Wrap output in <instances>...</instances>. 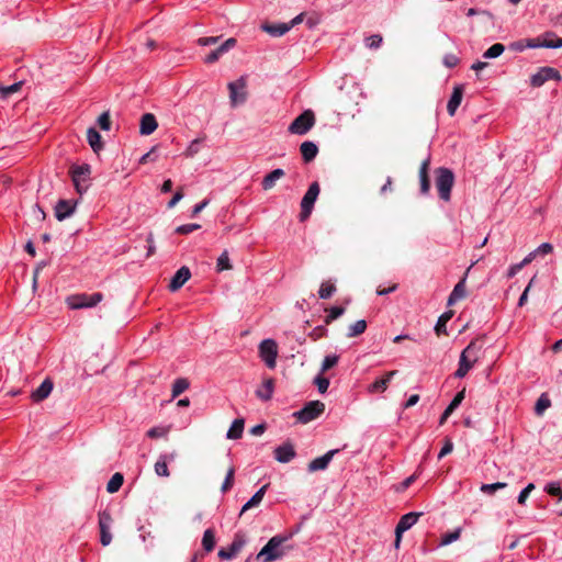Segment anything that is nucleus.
<instances>
[{
    "mask_svg": "<svg viewBox=\"0 0 562 562\" xmlns=\"http://www.w3.org/2000/svg\"><path fill=\"white\" fill-rule=\"evenodd\" d=\"M290 537L291 536L277 535L270 538L266 546L257 554V560L261 562H272L281 559L284 555L282 544L289 540Z\"/></svg>",
    "mask_w": 562,
    "mask_h": 562,
    "instance_id": "f257e3e1",
    "label": "nucleus"
},
{
    "mask_svg": "<svg viewBox=\"0 0 562 562\" xmlns=\"http://www.w3.org/2000/svg\"><path fill=\"white\" fill-rule=\"evenodd\" d=\"M481 346H477L475 340H472L461 352L459 359V367L454 372V376L458 379L464 378L469 371L473 368L474 363L479 360V353Z\"/></svg>",
    "mask_w": 562,
    "mask_h": 562,
    "instance_id": "f03ea898",
    "label": "nucleus"
},
{
    "mask_svg": "<svg viewBox=\"0 0 562 562\" xmlns=\"http://www.w3.org/2000/svg\"><path fill=\"white\" fill-rule=\"evenodd\" d=\"M69 175L77 193L82 195L91 186V166L89 164L72 165Z\"/></svg>",
    "mask_w": 562,
    "mask_h": 562,
    "instance_id": "7ed1b4c3",
    "label": "nucleus"
},
{
    "mask_svg": "<svg viewBox=\"0 0 562 562\" xmlns=\"http://www.w3.org/2000/svg\"><path fill=\"white\" fill-rule=\"evenodd\" d=\"M436 188L439 198L445 202L450 201L451 190L454 184V175L451 169L440 167L436 169Z\"/></svg>",
    "mask_w": 562,
    "mask_h": 562,
    "instance_id": "20e7f679",
    "label": "nucleus"
},
{
    "mask_svg": "<svg viewBox=\"0 0 562 562\" xmlns=\"http://www.w3.org/2000/svg\"><path fill=\"white\" fill-rule=\"evenodd\" d=\"M103 300V294L95 292L92 294H77L69 296L67 303L71 310L90 308L98 305Z\"/></svg>",
    "mask_w": 562,
    "mask_h": 562,
    "instance_id": "39448f33",
    "label": "nucleus"
},
{
    "mask_svg": "<svg viewBox=\"0 0 562 562\" xmlns=\"http://www.w3.org/2000/svg\"><path fill=\"white\" fill-rule=\"evenodd\" d=\"M325 411V404L319 401H311L304 407L293 415L302 424H307L316 419Z\"/></svg>",
    "mask_w": 562,
    "mask_h": 562,
    "instance_id": "423d86ee",
    "label": "nucleus"
},
{
    "mask_svg": "<svg viewBox=\"0 0 562 562\" xmlns=\"http://www.w3.org/2000/svg\"><path fill=\"white\" fill-rule=\"evenodd\" d=\"M315 124V115L312 110L301 113L289 126V132L296 135H305Z\"/></svg>",
    "mask_w": 562,
    "mask_h": 562,
    "instance_id": "0eeeda50",
    "label": "nucleus"
},
{
    "mask_svg": "<svg viewBox=\"0 0 562 562\" xmlns=\"http://www.w3.org/2000/svg\"><path fill=\"white\" fill-rule=\"evenodd\" d=\"M319 184L317 182H313L310 184L307 191L305 192L302 201H301V213H300V221H305L310 217L314 204L317 200V196L319 194Z\"/></svg>",
    "mask_w": 562,
    "mask_h": 562,
    "instance_id": "6e6552de",
    "label": "nucleus"
},
{
    "mask_svg": "<svg viewBox=\"0 0 562 562\" xmlns=\"http://www.w3.org/2000/svg\"><path fill=\"white\" fill-rule=\"evenodd\" d=\"M259 355L268 368L273 369L277 363L278 346L273 339H265L259 345Z\"/></svg>",
    "mask_w": 562,
    "mask_h": 562,
    "instance_id": "1a4fd4ad",
    "label": "nucleus"
},
{
    "mask_svg": "<svg viewBox=\"0 0 562 562\" xmlns=\"http://www.w3.org/2000/svg\"><path fill=\"white\" fill-rule=\"evenodd\" d=\"M98 524L100 529V542L106 547L112 541L111 527L113 524L112 516L109 510L104 509L98 514Z\"/></svg>",
    "mask_w": 562,
    "mask_h": 562,
    "instance_id": "9d476101",
    "label": "nucleus"
},
{
    "mask_svg": "<svg viewBox=\"0 0 562 562\" xmlns=\"http://www.w3.org/2000/svg\"><path fill=\"white\" fill-rule=\"evenodd\" d=\"M562 79L560 72L549 66L540 67L536 74L530 77V85L532 87H541L549 80L560 81Z\"/></svg>",
    "mask_w": 562,
    "mask_h": 562,
    "instance_id": "9b49d317",
    "label": "nucleus"
},
{
    "mask_svg": "<svg viewBox=\"0 0 562 562\" xmlns=\"http://www.w3.org/2000/svg\"><path fill=\"white\" fill-rule=\"evenodd\" d=\"M245 89L246 79L244 77L228 83L229 99L233 105H237L246 101L247 93Z\"/></svg>",
    "mask_w": 562,
    "mask_h": 562,
    "instance_id": "f8f14e48",
    "label": "nucleus"
},
{
    "mask_svg": "<svg viewBox=\"0 0 562 562\" xmlns=\"http://www.w3.org/2000/svg\"><path fill=\"white\" fill-rule=\"evenodd\" d=\"M246 543L245 536L236 533L232 543L227 548L220 549L217 555L221 560H232L243 549Z\"/></svg>",
    "mask_w": 562,
    "mask_h": 562,
    "instance_id": "ddd939ff",
    "label": "nucleus"
},
{
    "mask_svg": "<svg viewBox=\"0 0 562 562\" xmlns=\"http://www.w3.org/2000/svg\"><path fill=\"white\" fill-rule=\"evenodd\" d=\"M525 46L529 48H561L562 38L555 37L554 33L552 32H547L542 41H540V38H531L527 41Z\"/></svg>",
    "mask_w": 562,
    "mask_h": 562,
    "instance_id": "4468645a",
    "label": "nucleus"
},
{
    "mask_svg": "<svg viewBox=\"0 0 562 562\" xmlns=\"http://www.w3.org/2000/svg\"><path fill=\"white\" fill-rule=\"evenodd\" d=\"M237 44V41L234 37L227 38L225 42L220 44L215 49H212L209 54H206L203 58L205 64H214L216 63L224 54L234 48Z\"/></svg>",
    "mask_w": 562,
    "mask_h": 562,
    "instance_id": "2eb2a0df",
    "label": "nucleus"
},
{
    "mask_svg": "<svg viewBox=\"0 0 562 562\" xmlns=\"http://www.w3.org/2000/svg\"><path fill=\"white\" fill-rule=\"evenodd\" d=\"M273 453L276 460L280 463H288L296 456L294 446L289 441L278 446Z\"/></svg>",
    "mask_w": 562,
    "mask_h": 562,
    "instance_id": "dca6fc26",
    "label": "nucleus"
},
{
    "mask_svg": "<svg viewBox=\"0 0 562 562\" xmlns=\"http://www.w3.org/2000/svg\"><path fill=\"white\" fill-rule=\"evenodd\" d=\"M76 202L72 200H59L55 205V216L58 221L70 217L76 209Z\"/></svg>",
    "mask_w": 562,
    "mask_h": 562,
    "instance_id": "f3484780",
    "label": "nucleus"
},
{
    "mask_svg": "<svg viewBox=\"0 0 562 562\" xmlns=\"http://www.w3.org/2000/svg\"><path fill=\"white\" fill-rule=\"evenodd\" d=\"M337 452H338L337 449H333V450L327 451L325 454H323L318 458H315L314 460H312L308 463V467H307L308 471L316 472V471L325 470Z\"/></svg>",
    "mask_w": 562,
    "mask_h": 562,
    "instance_id": "a211bd4d",
    "label": "nucleus"
},
{
    "mask_svg": "<svg viewBox=\"0 0 562 562\" xmlns=\"http://www.w3.org/2000/svg\"><path fill=\"white\" fill-rule=\"evenodd\" d=\"M191 278V271L188 267L183 266L177 270L169 283V290L176 292L183 286V284Z\"/></svg>",
    "mask_w": 562,
    "mask_h": 562,
    "instance_id": "6ab92c4d",
    "label": "nucleus"
},
{
    "mask_svg": "<svg viewBox=\"0 0 562 562\" xmlns=\"http://www.w3.org/2000/svg\"><path fill=\"white\" fill-rule=\"evenodd\" d=\"M422 516V513H415L411 512L405 515H403L400 519V521L396 525L395 533H403L411 529L417 521L418 518Z\"/></svg>",
    "mask_w": 562,
    "mask_h": 562,
    "instance_id": "aec40b11",
    "label": "nucleus"
},
{
    "mask_svg": "<svg viewBox=\"0 0 562 562\" xmlns=\"http://www.w3.org/2000/svg\"><path fill=\"white\" fill-rule=\"evenodd\" d=\"M158 127L157 120L154 114L145 113L140 117L139 122V133L142 135H150Z\"/></svg>",
    "mask_w": 562,
    "mask_h": 562,
    "instance_id": "412c9836",
    "label": "nucleus"
},
{
    "mask_svg": "<svg viewBox=\"0 0 562 562\" xmlns=\"http://www.w3.org/2000/svg\"><path fill=\"white\" fill-rule=\"evenodd\" d=\"M430 165V156H428L420 165L419 168V182H420V193L426 195L430 191V180L428 177V168Z\"/></svg>",
    "mask_w": 562,
    "mask_h": 562,
    "instance_id": "4be33fe9",
    "label": "nucleus"
},
{
    "mask_svg": "<svg viewBox=\"0 0 562 562\" xmlns=\"http://www.w3.org/2000/svg\"><path fill=\"white\" fill-rule=\"evenodd\" d=\"M463 98V87L458 85L453 88L452 94L447 104V111L450 116H453L461 104Z\"/></svg>",
    "mask_w": 562,
    "mask_h": 562,
    "instance_id": "5701e85b",
    "label": "nucleus"
},
{
    "mask_svg": "<svg viewBox=\"0 0 562 562\" xmlns=\"http://www.w3.org/2000/svg\"><path fill=\"white\" fill-rule=\"evenodd\" d=\"M53 387H54L53 382L49 379H45L41 383V385L32 392L31 398L34 402H42L43 400H45L49 396V394L53 391Z\"/></svg>",
    "mask_w": 562,
    "mask_h": 562,
    "instance_id": "b1692460",
    "label": "nucleus"
},
{
    "mask_svg": "<svg viewBox=\"0 0 562 562\" xmlns=\"http://www.w3.org/2000/svg\"><path fill=\"white\" fill-rule=\"evenodd\" d=\"M175 453H164L160 454L158 460L155 463V473L158 476L168 477L169 476V470H168V462L175 460Z\"/></svg>",
    "mask_w": 562,
    "mask_h": 562,
    "instance_id": "393cba45",
    "label": "nucleus"
},
{
    "mask_svg": "<svg viewBox=\"0 0 562 562\" xmlns=\"http://www.w3.org/2000/svg\"><path fill=\"white\" fill-rule=\"evenodd\" d=\"M274 381L271 378L265 379L262 384L256 390V395L262 401H269L273 395Z\"/></svg>",
    "mask_w": 562,
    "mask_h": 562,
    "instance_id": "a878e982",
    "label": "nucleus"
},
{
    "mask_svg": "<svg viewBox=\"0 0 562 562\" xmlns=\"http://www.w3.org/2000/svg\"><path fill=\"white\" fill-rule=\"evenodd\" d=\"M285 172L281 168H277L266 175L262 179L261 186L263 190H271L278 180H280L282 177H284Z\"/></svg>",
    "mask_w": 562,
    "mask_h": 562,
    "instance_id": "bb28decb",
    "label": "nucleus"
},
{
    "mask_svg": "<svg viewBox=\"0 0 562 562\" xmlns=\"http://www.w3.org/2000/svg\"><path fill=\"white\" fill-rule=\"evenodd\" d=\"M467 291H465V278L461 279L453 288L452 292L450 293L448 297L447 304L449 306L456 304L461 299L465 297Z\"/></svg>",
    "mask_w": 562,
    "mask_h": 562,
    "instance_id": "cd10ccee",
    "label": "nucleus"
},
{
    "mask_svg": "<svg viewBox=\"0 0 562 562\" xmlns=\"http://www.w3.org/2000/svg\"><path fill=\"white\" fill-rule=\"evenodd\" d=\"M267 488H268V484H266V485H263L262 487H260V488H259V490H258V491H257V492H256V493L250 497V499H249L247 503H245V504H244V506L241 507V510H240L239 515H243L245 512H247L248 509H250V508H252V507H257V506L261 503V501H262V498H263V496H265V494H266V492H267Z\"/></svg>",
    "mask_w": 562,
    "mask_h": 562,
    "instance_id": "c85d7f7f",
    "label": "nucleus"
},
{
    "mask_svg": "<svg viewBox=\"0 0 562 562\" xmlns=\"http://www.w3.org/2000/svg\"><path fill=\"white\" fill-rule=\"evenodd\" d=\"M300 150L305 162L312 161L318 153L317 146L310 140L302 143Z\"/></svg>",
    "mask_w": 562,
    "mask_h": 562,
    "instance_id": "c756f323",
    "label": "nucleus"
},
{
    "mask_svg": "<svg viewBox=\"0 0 562 562\" xmlns=\"http://www.w3.org/2000/svg\"><path fill=\"white\" fill-rule=\"evenodd\" d=\"M87 140L94 153H99L103 148L101 135L94 127L88 128Z\"/></svg>",
    "mask_w": 562,
    "mask_h": 562,
    "instance_id": "7c9ffc66",
    "label": "nucleus"
},
{
    "mask_svg": "<svg viewBox=\"0 0 562 562\" xmlns=\"http://www.w3.org/2000/svg\"><path fill=\"white\" fill-rule=\"evenodd\" d=\"M262 30L271 36L279 37L288 33L291 30V25H288L286 23L263 24Z\"/></svg>",
    "mask_w": 562,
    "mask_h": 562,
    "instance_id": "2f4dec72",
    "label": "nucleus"
},
{
    "mask_svg": "<svg viewBox=\"0 0 562 562\" xmlns=\"http://www.w3.org/2000/svg\"><path fill=\"white\" fill-rule=\"evenodd\" d=\"M244 425H245V423H244L243 418L235 419L232 423V425L226 434V437L228 439H239L243 436Z\"/></svg>",
    "mask_w": 562,
    "mask_h": 562,
    "instance_id": "473e14b6",
    "label": "nucleus"
},
{
    "mask_svg": "<svg viewBox=\"0 0 562 562\" xmlns=\"http://www.w3.org/2000/svg\"><path fill=\"white\" fill-rule=\"evenodd\" d=\"M336 292V285L331 281H325L321 284L318 290V296L322 300H327L334 295Z\"/></svg>",
    "mask_w": 562,
    "mask_h": 562,
    "instance_id": "72a5a7b5",
    "label": "nucleus"
},
{
    "mask_svg": "<svg viewBox=\"0 0 562 562\" xmlns=\"http://www.w3.org/2000/svg\"><path fill=\"white\" fill-rule=\"evenodd\" d=\"M453 316V312L452 311H448V312H445L443 314H441L436 323V326H435V331L437 335H441V334H446V325L447 323L451 319V317Z\"/></svg>",
    "mask_w": 562,
    "mask_h": 562,
    "instance_id": "f704fd0d",
    "label": "nucleus"
},
{
    "mask_svg": "<svg viewBox=\"0 0 562 562\" xmlns=\"http://www.w3.org/2000/svg\"><path fill=\"white\" fill-rule=\"evenodd\" d=\"M215 535L212 529H206L202 537V547L206 552H211L215 548Z\"/></svg>",
    "mask_w": 562,
    "mask_h": 562,
    "instance_id": "c9c22d12",
    "label": "nucleus"
},
{
    "mask_svg": "<svg viewBox=\"0 0 562 562\" xmlns=\"http://www.w3.org/2000/svg\"><path fill=\"white\" fill-rule=\"evenodd\" d=\"M123 482H124L123 475L119 472L114 473L106 484V491L109 493L117 492L121 488V486L123 485Z\"/></svg>",
    "mask_w": 562,
    "mask_h": 562,
    "instance_id": "e433bc0d",
    "label": "nucleus"
},
{
    "mask_svg": "<svg viewBox=\"0 0 562 562\" xmlns=\"http://www.w3.org/2000/svg\"><path fill=\"white\" fill-rule=\"evenodd\" d=\"M367 329V322L364 319H359L352 325L349 326L347 336L349 338L357 337L361 334H363Z\"/></svg>",
    "mask_w": 562,
    "mask_h": 562,
    "instance_id": "4c0bfd02",
    "label": "nucleus"
},
{
    "mask_svg": "<svg viewBox=\"0 0 562 562\" xmlns=\"http://www.w3.org/2000/svg\"><path fill=\"white\" fill-rule=\"evenodd\" d=\"M190 383L187 379L184 378H179L177 380H175L173 384H172V390H171V395L172 397H178L181 393H183L188 387H189Z\"/></svg>",
    "mask_w": 562,
    "mask_h": 562,
    "instance_id": "58836bf2",
    "label": "nucleus"
},
{
    "mask_svg": "<svg viewBox=\"0 0 562 562\" xmlns=\"http://www.w3.org/2000/svg\"><path fill=\"white\" fill-rule=\"evenodd\" d=\"M504 50L505 46L501 43H496L484 52L483 57L487 59L497 58L504 53Z\"/></svg>",
    "mask_w": 562,
    "mask_h": 562,
    "instance_id": "ea45409f",
    "label": "nucleus"
},
{
    "mask_svg": "<svg viewBox=\"0 0 562 562\" xmlns=\"http://www.w3.org/2000/svg\"><path fill=\"white\" fill-rule=\"evenodd\" d=\"M387 380L376 379L373 383L368 386V392L371 394L382 393L387 389Z\"/></svg>",
    "mask_w": 562,
    "mask_h": 562,
    "instance_id": "a19ab883",
    "label": "nucleus"
},
{
    "mask_svg": "<svg viewBox=\"0 0 562 562\" xmlns=\"http://www.w3.org/2000/svg\"><path fill=\"white\" fill-rule=\"evenodd\" d=\"M465 396V390L458 392L450 404L447 406V413L452 414L462 403Z\"/></svg>",
    "mask_w": 562,
    "mask_h": 562,
    "instance_id": "79ce46f5",
    "label": "nucleus"
},
{
    "mask_svg": "<svg viewBox=\"0 0 562 562\" xmlns=\"http://www.w3.org/2000/svg\"><path fill=\"white\" fill-rule=\"evenodd\" d=\"M345 313V308L342 306H333L329 308L328 314L325 317V323L330 324L333 321L337 319Z\"/></svg>",
    "mask_w": 562,
    "mask_h": 562,
    "instance_id": "37998d69",
    "label": "nucleus"
},
{
    "mask_svg": "<svg viewBox=\"0 0 562 562\" xmlns=\"http://www.w3.org/2000/svg\"><path fill=\"white\" fill-rule=\"evenodd\" d=\"M507 486V483L505 482H496L492 484H482L480 490L481 492L485 494H493L498 490L505 488Z\"/></svg>",
    "mask_w": 562,
    "mask_h": 562,
    "instance_id": "c03bdc74",
    "label": "nucleus"
},
{
    "mask_svg": "<svg viewBox=\"0 0 562 562\" xmlns=\"http://www.w3.org/2000/svg\"><path fill=\"white\" fill-rule=\"evenodd\" d=\"M339 361L338 355H327L322 363V372L328 371L333 367H335Z\"/></svg>",
    "mask_w": 562,
    "mask_h": 562,
    "instance_id": "a18cd8bd",
    "label": "nucleus"
},
{
    "mask_svg": "<svg viewBox=\"0 0 562 562\" xmlns=\"http://www.w3.org/2000/svg\"><path fill=\"white\" fill-rule=\"evenodd\" d=\"M217 271L228 270L232 268L227 251L220 255L216 262Z\"/></svg>",
    "mask_w": 562,
    "mask_h": 562,
    "instance_id": "49530a36",
    "label": "nucleus"
},
{
    "mask_svg": "<svg viewBox=\"0 0 562 562\" xmlns=\"http://www.w3.org/2000/svg\"><path fill=\"white\" fill-rule=\"evenodd\" d=\"M234 475H235V469L232 467L228 469L227 473H226V476H225V480L222 484V492L223 493H226L228 490H231L233 487V484H234Z\"/></svg>",
    "mask_w": 562,
    "mask_h": 562,
    "instance_id": "de8ad7c7",
    "label": "nucleus"
},
{
    "mask_svg": "<svg viewBox=\"0 0 562 562\" xmlns=\"http://www.w3.org/2000/svg\"><path fill=\"white\" fill-rule=\"evenodd\" d=\"M201 143H202V139H200V138L193 139L190 143V145L188 146V148L186 149L184 155L190 158L194 157L200 151Z\"/></svg>",
    "mask_w": 562,
    "mask_h": 562,
    "instance_id": "09e8293b",
    "label": "nucleus"
},
{
    "mask_svg": "<svg viewBox=\"0 0 562 562\" xmlns=\"http://www.w3.org/2000/svg\"><path fill=\"white\" fill-rule=\"evenodd\" d=\"M201 228V225L200 224H195V223H190V224H183V225H180L176 228V233L177 234H181V235H187V234H190L194 231H198Z\"/></svg>",
    "mask_w": 562,
    "mask_h": 562,
    "instance_id": "8fccbe9b",
    "label": "nucleus"
},
{
    "mask_svg": "<svg viewBox=\"0 0 562 562\" xmlns=\"http://www.w3.org/2000/svg\"><path fill=\"white\" fill-rule=\"evenodd\" d=\"M21 86H22V82H15L10 86H0V94L4 98L9 97L12 93L19 91Z\"/></svg>",
    "mask_w": 562,
    "mask_h": 562,
    "instance_id": "3c124183",
    "label": "nucleus"
},
{
    "mask_svg": "<svg viewBox=\"0 0 562 562\" xmlns=\"http://www.w3.org/2000/svg\"><path fill=\"white\" fill-rule=\"evenodd\" d=\"M382 36L379 34H373L366 38V46L369 48H379L382 44Z\"/></svg>",
    "mask_w": 562,
    "mask_h": 562,
    "instance_id": "603ef678",
    "label": "nucleus"
},
{
    "mask_svg": "<svg viewBox=\"0 0 562 562\" xmlns=\"http://www.w3.org/2000/svg\"><path fill=\"white\" fill-rule=\"evenodd\" d=\"M535 490V484L529 483L525 488H522L518 495L517 502L520 505H524L529 496V494Z\"/></svg>",
    "mask_w": 562,
    "mask_h": 562,
    "instance_id": "864d4df0",
    "label": "nucleus"
},
{
    "mask_svg": "<svg viewBox=\"0 0 562 562\" xmlns=\"http://www.w3.org/2000/svg\"><path fill=\"white\" fill-rule=\"evenodd\" d=\"M168 434V429L165 427H153L147 431V437L156 439L165 437Z\"/></svg>",
    "mask_w": 562,
    "mask_h": 562,
    "instance_id": "5fc2aeb1",
    "label": "nucleus"
},
{
    "mask_svg": "<svg viewBox=\"0 0 562 562\" xmlns=\"http://www.w3.org/2000/svg\"><path fill=\"white\" fill-rule=\"evenodd\" d=\"M460 59L454 54H446L442 58V64L447 68H454L459 64Z\"/></svg>",
    "mask_w": 562,
    "mask_h": 562,
    "instance_id": "6e6d98bb",
    "label": "nucleus"
},
{
    "mask_svg": "<svg viewBox=\"0 0 562 562\" xmlns=\"http://www.w3.org/2000/svg\"><path fill=\"white\" fill-rule=\"evenodd\" d=\"M221 36H204L196 40V44L200 46H212L218 43Z\"/></svg>",
    "mask_w": 562,
    "mask_h": 562,
    "instance_id": "4d7b16f0",
    "label": "nucleus"
},
{
    "mask_svg": "<svg viewBox=\"0 0 562 562\" xmlns=\"http://www.w3.org/2000/svg\"><path fill=\"white\" fill-rule=\"evenodd\" d=\"M544 491L551 496H560L562 491L559 482H550L546 485Z\"/></svg>",
    "mask_w": 562,
    "mask_h": 562,
    "instance_id": "13d9d810",
    "label": "nucleus"
},
{
    "mask_svg": "<svg viewBox=\"0 0 562 562\" xmlns=\"http://www.w3.org/2000/svg\"><path fill=\"white\" fill-rule=\"evenodd\" d=\"M315 384L317 385V389L319 391V393H325L327 390H328V386H329V380L325 376H322V375H317L315 378Z\"/></svg>",
    "mask_w": 562,
    "mask_h": 562,
    "instance_id": "bf43d9fd",
    "label": "nucleus"
},
{
    "mask_svg": "<svg viewBox=\"0 0 562 562\" xmlns=\"http://www.w3.org/2000/svg\"><path fill=\"white\" fill-rule=\"evenodd\" d=\"M98 124H99L100 128H102L103 131H109L111 128V121H110L109 112H103L99 116Z\"/></svg>",
    "mask_w": 562,
    "mask_h": 562,
    "instance_id": "052dcab7",
    "label": "nucleus"
},
{
    "mask_svg": "<svg viewBox=\"0 0 562 562\" xmlns=\"http://www.w3.org/2000/svg\"><path fill=\"white\" fill-rule=\"evenodd\" d=\"M460 537V530H454L452 532H449V533H446L443 535L442 539H441V543L442 544H449L456 540H458Z\"/></svg>",
    "mask_w": 562,
    "mask_h": 562,
    "instance_id": "680f3d73",
    "label": "nucleus"
},
{
    "mask_svg": "<svg viewBox=\"0 0 562 562\" xmlns=\"http://www.w3.org/2000/svg\"><path fill=\"white\" fill-rule=\"evenodd\" d=\"M538 256H546L553 250V246L550 243H543L538 246L536 249Z\"/></svg>",
    "mask_w": 562,
    "mask_h": 562,
    "instance_id": "e2e57ef3",
    "label": "nucleus"
},
{
    "mask_svg": "<svg viewBox=\"0 0 562 562\" xmlns=\"http://www.w3.org/2000/svg\"><path fill=\"white\" fill-rule=\"evenodd\" d=\"M550 406V401L541 396L536 404V412L541 414L546 408Z\"/></svg>",
    "mask_w": 562,
    "mask_h": 562,
    "instance_id": "0e129e2a",
    "label": "nucleus"
},
{
    "mask_svg": "<svg viewBox=\"0 0 562 562\" xmlns=\"http://www.w3.org/2000/svg\"><path fill=\"white\" fill-rule=\"evenodd\" d=\"M146 241L148 244L147 246V257H150L155 254L156 251V247H155V241H154V235L153 233H149L147 235V238H146Z\"/></svg>",
    "mask_w": 562,
    "mask_h": 562,
    "instance_id": "69168bd1",
    "label": "nucleus"
},
{
    "mask_svg": "<svg viewBox=\"0 0 562 562\" xmlns=\"http://www.w3.org/2000/svg\"><path fill=\"white\" fill-rule=\"evenodd\" d=\"M327 333V329L324 327V326H317L315 327L312 333L310 334V336L314 339V340H317L319 339L321 337L325 336Z\"/></svg>",
    "mask_w": 562,
    "mask_h": 562,
    "instance_id": "338daca9",
    "label": "nucleus"
},
{
    "mask_svg": "<svg viewBox=\"0 0 562 562\" xmlns=\"http://www.w3.org/2000/svg\"><path fill=\"white\" fill-rule=\"evenodd\" d=\"M522 268L524 266L520 262L512 265L507 270V278H514Z\"/></svg>",
    "mask_w": 562,
    "mask_h": 562,
    "instance_id": "774afa93",
    "label": "nucleus"
}]
</instances>
